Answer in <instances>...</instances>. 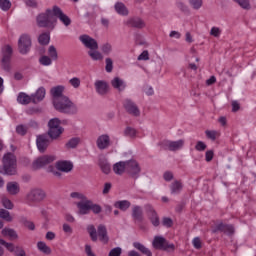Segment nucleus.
<instances>
[{"instance_id":"30","label":"nucleus","mask_w":256,"mask_h":256,"mask_svg":"<svg viewBox=\"0 0 256 256\" xmlns=\"http://www.w3.org/2000/svg\"><path fill=\"white\" fill-rule=\"evenodd\" d=\"M183 189V184L179 180H175L170 185L171 195H179Z\"/></svg>"},{"instance_id":"14","label":"nucleus","mask_w":256,"mask_h":256,"mask_svg":"<svg viewBox=\"0 0 256 256\" xmlns=\"http://www.w3.org/2000/svg\"><path fill=\"white\" fill-rule=\"evenodd\" d=\"M53 15L56 19H59L65 27H69V25H71V18L63 13V10H61L59 6H53Z\"/></svg>"},{"instance_id":"52","label":"nucleus","mask_w":256,"mask_h":256,"mask_svg":"<svg viewBox=\"0 0 256 256\" xmlns=\"http://www.w3.org/2000/svg\"><path fill=\"white\" fill-rule=\"evenodd\" d=\"M69 83L74 89H79V87H81V79H79L78 77L70 79Z\"/></svg>"},{"instance_id":"63","label":"nucleus","mask_w":256,"mask_h":256,"mask_svg":"<svg viewBox=\"0 0 256 256\" xmlns=\"http://www.w3.org/2000/svg\"><path fill=\"white\" fill-rule=\"evenodd\" d=\"M177 8L182 11L183 13H187V11H189V8L187 7V5H185V3L183 2H177L176 3Z\"/></svg>"},{"instance_id":"26","label":"nucleus","mask_w":256,"mask_h":256,"mask_svg":"<svg viewBox=\"0 0 256 256\" xmlns=\"http://www.w3.org/2000/svg\"><path fill=\"white\" fill-rule=\"evenodd\" d=\"M46 91L45 88L40 87L35 94H32V103H41L45 99Z\"/></svg>"},{"instance_id":"53","label":"nucleus","mask_w":256,"mask_h":256,"mask_svg":"<svg viewBox=\"0 0 256 256\" xmlns=\"http://www.w3.org/2000/svg\"><path fill=\"white\" fill-rule=\"evenodd\" d=\"M0 245H3L4 247H6V249H8L10 253H13V251H15V245H13V243L6 242L3 239H0Z\"/></svg>"},{"instance_id":"47","label":"nucleus","mask_w":256,"mask_h":256,"mask_svg":"<svg viewBox=\"0 0 256 256\" xmlns=\"http://www.w3.org/2000/svg\"><path fill=\"white\" fill-rule=\"evenodd\" d=\"M100 168L105 173V175H109L111 173V164L107 162H100Z\"/></svg>"},{"instance_id":"49","label":"nucleus","mask_w":256,"mask_h":256,"mask_svg":"<svg viewBox=\"0 0 256 256\" xmlns=\"http://www.w3.org/2000/svg\"><path fill=\"white\" fill-rule=\"evenodd\" d=\"M101 51L104 53V55H110V53L113 51V46L109 43H105L102 45Z\"/></svg>"},{"instance_id":"8","label":"nucleus","mask_w":256,"mask_h":256,"mask_svg":"<svg viewBox=\"0 0 256 256\" xmlns=\"http://www.w3.org/2000/svg\"><path fill=\"white\" fill-rule=\"evenodd\" d=\"M123 107L128 115H131L132 117H141V110L133 100L129 98L125 99L123 102Z\"/></svg>"},{"instance_id":"45","label":"nucleus","mask_w":256,"mask_h":256,"mask_svg":"<svg viewBox=\"0 0 256 256\" xmlns=\"http://www.w3.org/2000/svg\"><path fill=\"white\" fill-rule=\"evenodd\" d=\"M124 134L126 137H131L132 139L136 137L137 135V130L133 127H126Z\"/></svg>"},{"instance_id":"57","label":"nucleus","mask_w":256,"mask_h":256,"mask_svg":"<svg viewBox=\"0 0 256 256\" xmlns=\"http://www.w3.org/2000/svg\"><path fill=\"white\" fill-rule=\"evenodd\" d=\"M90 211H92L95 215H99V213H101V211H102V208L100 205L94 204L92 202V204L90 206Z\"/></svg>"},{"instance_id":"59","label":"nucleus","mask_w":256,"mask_h":256,"mask_svg":"<svg viewBox=\"0 0 256 256\" xmlns=\"http://www.w3.org/2000/svg\"><path fill=\"white\" fill-rule=\"evenodd\" d=\"M196 151H205L207 149V144L203 141H198L195 146Z\"/></svg>"},{"instance_id":"25","label":"nucleus","mask_w":256,"mask_h":256,"mask_svg":"<svg viewBox=\"0 0 256 256\" xmlns=\"http://www.w3.org/2000/svg\"><path fill=\"white\" fill-rule=\"evenodd\" d=\"M216 231H221L226 235H233V233H235V227L231 224L220 223L216 226Z\"/></svg>"},{"instance_id":"6","label":"nucleus","mask_w":256,"mask_h":256,"mask_svg":"<svg viewBox=\"0 0 256 256\" xmlns=\"http://www.w3.org/2000/svg\"><path fill=\"white\" fill-rule=\"evenodd\" d=\"M185 145V140L180 139L177 141L164 140L161 142V147L164 151H181Z\"/></svg>"},{"instance_id":"17","label":"nucleus","mask_w":256,"mask_h":256,"mask_svg":"<svg viewBox=\"0 0 256 256\" xmlns=\"http://www.w3.org/2000/svg\"><path fill=\"white\" fill-rule=\"evenodd\" d=\"M96 145L100 151H105L111 147V138L107 134H102L97 138Z\"/></svg>"},{"instance_id":"11","label":"nucleus","mask_w":256,"mask_h":256,"mask_svg":"<svg viewBox=\"0 0 256 256\" xmlns=\"http://www.w3.org/2000/svg\"><path fill=\"white\" fill-rule=\"evenodd\" d=\"M79 41L82 42L86 49H90V51H97L99 49V43H97V40L87 34L79 36Z\"/></svg>"},{"instance_id":"31","label":"nucleus","mask_w":256,"mask_h":256,"mask_svg":"<svg viewBox=\"0 0 256 256\" xmlns=\"http://www.w3.org/2000/svg\"><path fill=\"white\" fill-rule=\"evenodd\" d=\"M17 101L20 105H29V103L33 102V97L21 92L18 94Z\"/></svg>"},{"instance_id":"33","label":"nucleus","mask_w":256,"mask_h":256,"mask_svg":"<svg viewBox=\"0 0 256 256\" xmlns=\"http://www.w3.org/2000/svg\"><path fill=\"white\" fill-rule=\"evenodd\" d=\"M6 189L10 195H17L19 193V184L17 182H8Z\"/></svg>"},{"instance_id":"64","label":"nucleus","mask_w":256,"mask_h":256,"mask_svg":"<svg viewBox=\"0 0 256 256\" xmlns=\"http://www.w3.org/2000/svg\"><path fill=\"white\" fill-rule=\"evenodd\" d=\"M192 245L195 249H201V239L199 237H195L192 240Z\"/></svg>"},{"instance_id":"34","label":"nucleus","mask_w":256,"mask_h":256,"mask_svg":"<svg viewBox=\"0 0 256 256\" xmlns=\"http://www.w3.org/2000/svg\"><path fill=\"white\" fill-rule=\"evenodd\" d=\"M114 207L120 209V211H127L131 207V202L129 200H120L115 202Z\"/></svg>"},{"instance_id":"12","label":"nucleus","mask_w":256,"mask_h":256,"mask_svg":"<svg viewBox=\"0 0 256 256\" xmlns=\"http://www.w3.org/2000/svg\"><path fill=\"white\" fill-rule=\"evenodd\" d=\"M18 49L22 55H27L31 50V37L29 35H22L18 40Z\"/></svg>"},{"instance_id":"42","label":"nucleus","mask_w":256,"mask_h":256,"mask_svg":"<svg viewBox=\"0 0 256 256\" xmlns=\"http://www.w3.org/2000/svg\"><path fill=\"white\" fill-rule=\"evenodd\" d=\"M0 219H4V221H7L8 223H11V221H13V217H11L9 211L5 209H0Z\"/></svg>"},{"instance_id":"35","label":"nucleus","mask_w":256,"mask_h":256,"mask_svg":"<svg viewBox=\"0 0 256 256\" xmlns=\"http://www.w3.org/2000/svg\"><path fill=\"white\" fill-rule=\"evenodd\" d=\"M49 41H51V35L47 32L40 34L38 37L40 45H49Z\"/></svg>"},{"instance_id":"19","label":"nucleus","mask_w":256,"mask_h":256,"mask_svg":"<svg viewBox=\"0 0 256 256\" xmlns=\"http://www.w3.org/2000/svg\"><path fill=\"white\" fill-rule=\"evenodd\" d=\"M94 86L98 95L105 96L109 93V84L105 80H97Z\"/></svg>"},{"instance_id":"60","label":"nucleus","mask_w":256,"mask_h":256,"mask_svg":"<svg viewBox=\"0 0 256 256\" xmlns=\"http://www.w3.org/2000/svg\"><path fill=\"white\" fill-rule=\"evenodd\" d=\"M138 61H149V51L144 50L139 56Z\"/></svg>"},{"instance_id":"10","label":"nucleus","mask_w":256,"mask_h":256,"mask_svg":"<svg viewBox=\"0 0 256 256\" xmlns=\"http://www.w3.org/2000/svg\"><path fill=\"white\" fill-rule=\"evenodd\" d=\"M47 197L43 189L35 188L27 194L28 203H41Z\"/></svg>"},{"instance_id":"37","label":"nucleus","mask_w":256,"mask_h":256,"mask_svg":"<svg viewBox=\"0 0 256 256\" xmlns=\"http://www.w3.org/2000/svg\"><path fill=\"white\" fill-rule=\"evenodd\" d=\"M2 235L4 237H9L10 239H17V232H15V230L11 229V228H4L2 230Z\"/></svg>"},{"instance_id":"20","label":"nucleus","mask_w":256,"mask_h":256,"mask_svg":"<svg viewBox=\"0 0 256 256\" xmlns=\"http://www.w3.org/2000/svg\"><path fill=\"white\" fill-rule=\"evenodd\" d=\"M64 92H65V86H62V85L51 88L50 93L52 95L53 103L55 101H59L60 99H63V97H67L63 94Z\"/></svg>"},{"instance_id":"58","label":"nucleus","mask_w":256,"mask_h":256,"mask_svg":"<svg viewBox=\"0 0 256 256\" xmlns=\"http://www.w3.org/2000/svg\"><path fill=\"white\" fill-rule=\"evenodd\" d=\"M121 253H123V249H121V247H116L110 250L108 256H121Z\"/></svg>"},{"instance_id":"55","label":"nucleus","mask_w":256,"mask_h":256,"mask_svg":"<svg viewBox=\"0 0 256 256\" xmlns=\"http://www.w3.org/2000/svg\"><path fill=\"white\" fill-rule=\"evenodd\" d=\"M2 205L5 209H13V202L7 197H2Z\"/></svg>"},{"instance_id":"29","label":"nucleus","mask_w":256,"mask_h":256,"mask_svg":"<svg viewBox=\"0 0 256 256\" xmlns=\"http://www.w3.org/2000/svg\"><path fill=\"white\" fill-rule=\"evenodd\" d=\"M114 9L118 15H122L123 17H127L129 15V9L122 2H117L114 6Z\"/></svg>"},{"instance_id":"15","label":"nucleus","mask_w":256,"mask_h":256,"mask_svg":"<svg viewBox=\"0 0 256 256\" xmlns=\"http://www.w3.org/2000/svg\"><path fill=\"white\" fill-rule=\"evenodd\" d=\"M51 141L49 140V136L47 135H39L36 138L37 149L40 153H45L47 151V147H49Z\"/></svg>"},{"instance_id":"62","label":"nucleus","mask_w":256,"mask_h":256,"mask_svg":"<svg viewBox=\"0 0 256 256\" xmlns=\"http://www.w3.org/2000/svg\"><path fill=\"white\" fill-rule=\"evenodd\" d=\"M215 153L213 152V150H208L205 153V160L207 161V163L213 161V157H214Z\"/></svg>"},{"instance_id":"39","label":"nucleus","mask_w":256,"mask_h":256,"mask_svg":"<svg viewBox=\"0 0 256 256\" xmlns=\"http://www.w3.org/2000/svg\"><path fill=\"white\" fill-rule=\"evenodd\" d=\"M48 57L52 60V61H57L59 59V55L57 54V48H55V46L51 45L48 48Z\"/></svg>"},{"instance_id":"9","label":"nucleus","mask_w":256,"mask_h":256,"mask_svg":"<svg viewBox=\"0 0 256 256\" xmlns=\"http://www.w3.org/2000/svg\"><path fill=\"white\" fill-rule=\"evenodd\" d=\"M11 55H13V48L9 45L4 46L2 48V67L4 71L11 70Z\"/></svg>"},{"instance_id":"44","label":"nucleus","mask_w":256,"mask_h":256,"mask_svg":"<svg viewBox=\"0 0 256 256\" xmlns=\"http://www.w3.org/2000/svg\"><path fill=\"white\" fill-rule=\"evenodd\" d=\"M205 135L207 139H211V141H215L217 137H219V133L215 130H206Z\"/></svg>"},{"instance_id":"7","label":"nucleus","mask_w":256,"mask_h":256,"mask_svg":"<svg viewBox=\"0 0 256 256\" xmlns=\"http://www.w3.org/2000/svg\"><path fill=\"white\" fill-rule=\"evenodd\" d=\"M126 173L132 177V179H139L141 173V166L136 160L126 161Z\"/></svg>"},{"instance_id":"54","label":"nucleus","mask_w":256,"mask_h":256,"mask_svg":"<svg viewBox=\"0 0 256 256\" xmlns=\"http://www.w3.org/2000/svg\"><path fill=\"white\" fill-rule=\"evenodd\" d=\"M105 70L107 73H111L113 71V59L111 58H106L105 59Z\"/></svg>"},{"instance_id":"16","label":"nucleus","mask_w":256,"mask_h":256,"mask_svg":"<svg viewBox=\"0 0 256 256\" xmlns=\"http://www.w3.org/2000/svg\"><path fill=\"white\" fill-rule=\"evenodd\" d=\"M145 209L148 215V219L151 221L152 225L154 227H159L161 222L159 221V215H157V212L155 211L153 206H151L150 204H147L145 206Z\"/></svg>"},{"instance_id":"36","label":"nucleus","mask_w":256,"mask_h":256,"mask_svg":"<svg viewBox=\"0 0 256 256\" xmlns=\"http://www.w3.org/2000/svg\"><path fill=\"white\" fill-rule=\"evenodd\" d=\"M88 55L92 61H103V54L97 50H89Z\"/></svg>"},{"instance_id":"13","label":"nucleus","mask_w":256,"mask_h":256,"mask_svg":"<svg viewBox=\"0 0 256 256\" xmlns=\"http://www.w3.org/2000/svg\"><path fill=\"white\" fill-rule=\"evenodd\" d=\"M56 159L57 157H55V155H44L38 157L32 165L34 169H41V167H45V165L53 163Z\"/></svg>"},{"instance_id":"23","label":"nucleus","mask_w":256,"mask_h":256,"mask_svg":"<svg viewBox=\"0 0 256 256\" xmlns=\"http://www.w3.org/2000/svg\"><path fill=\"white\" fill-rule=\"evenodd\" d=\"M132 219L134 221H138L139 223H142L144 217H143V207L139 205H133L132 206Z\"/></svg>"},{"instance_id":"61","label":"nucleus","mask_w":256,"mask_h":256,"mask_svg":"<svg viewBox=\"0 0 256 256\" xmlns=\"http://www.w3.org/2000/svg\"><path fill=\"white\" fill-rule=\"evenodd\" d=\"M210 35H212V37H219L221 35V29H219V27H212Z\"/></svg>"},{"instance_id":"2","label":"nucleus","mask_w":256,"mask_h":256,"mask_svg":"<svg viewBox=\"0 0 256 256\" xmlns=\"http://www.w3.org/2000/svg\"><path fill=\"white\" fill-rule=\"evenodd\" d=\"M36 23L38 27H42L44 29H55V26L57 25V18L53 14V8L47 9L45 12L40 13L36 17Z\"/></svg>"},{"instance_id":"46","label":"nucleus","mask_w":256,"mask_h":256,"mask_svg":"<svg viewBox=\"0 0 256 256\" xmlns=\"http://www.w3.org/2000/svg\"><path fill=\"white\" fill-rule=\"evenodd\" d=\"M190 6L192 9L198 11L200 7H203V0H189Z\"/></svg>"},{"instance_id":"38","label":"nucleus","mask_w":256,"mask_h":256,"mask_svg":"<svg viewBox=\"0 0 256 256\" xmlns=\"http://www.w3.org/2000/svg\"><path fill=\"white\" fill-rule=\"evenodd\" d=\"M37 247L39 251H41L42 253H45V255H51V248L47 246L45 242L43 241L38 242Z\"/></svg>"},{"instance_id":"5","label":"nucleus","mask_w":256,"mask_h":256,"mask_svg":"<svg viewBox=\"0 0 256 256\" xmlns=\"http://www.w3.org/2000/svg\"><path fill=\"white\" fill-rule=\"evenodd\" d=\"M152 246L159 251H175V244L169 243L163 236H155Z\"/></svg>"},{"instance_id":"48","label":"nucleus","mask_w":256,"mask_h":256,"mask_svg":"<svg viewBox=\"0 0 256 256\" xmlns=\"http://www.w3.org/2000/svg\"><path fill=\"white\" fill-rule=\"evenodd\" d=\"M234 3H237L242 9H251V4L249 0H233Z\"/></svg>"},{"instance_id":"32","label":"nucleus","mask_w":256,"mask_h":256,"mask_svg":"<svg viewBox=\"0 0 256 256\" xmlns=\"http://www.w3.org/2000/svg\"><path fill=\"white\" fill-rule=\"evenodd\" d=\"M113 171L116 175H123L124 171H127V161L114 164Z\"/></svg>"},{"instance_id":"24","label":"nucleus","mask_w":256,"mask_h":256,"mask_svg":"<svg viewBox=\"0 0 256 256\" xmlns=\"http://www.w3.org/2000/svg\"><path fill=\"white\" fill-rule=\"evenodd\" d=\"M97 233L101 243H104V245H107V243H109V236L107 235V227H105V225L103 224H100L97 228Z\"/></svg>"},{"instance_id":"1","label":"nucleus","mask_w":256,"mask_h":256,"mask_svg":"<svg viewBox=\"0 0 256 256\" xmlns=\"http://www.w3.org/2000/svg\"><path fill=\"white\" fill-rule=\"evenodd\" d=\"M3 166L0 167L2 175H17V156L8 152L2 158Z\"/></svg>"},{"instance_id":"22","label":"nucleus","mask_w":256,"mask_h":256,"mask_svg":"<svg viewBox=\"0 0 256 256\" xmlns=\"http://www.w3.org/2000/svg\"><path fill=\"white\" fill-rule=\"evenodd\" d=\"M56 169L62 171V173H71L73 171V163L70 161H58L56 163Z\"/></svg>"},{"instance_id":"21","label":"nucleus","mask_w":256,"mask_h":256,"mask_svg":"<svg viewBox=\"0 0 256 256\" xmlns=\"http://www.w3.org/2000/svg\"><path fill=\"white\" fill-rule=\"evenodd\" d=\"M126 25L128 27H133L134 29H144L145 21H143V19L140 17H133L126 21Z\"/></svg>"},{"instance_id":"43","label":"nucleus","mask_w":256,"mask_h":256,"mask_svg":"<svg viewBox=\"0 0 256 256\" xmlns=\"http://www.w3.org/2000/svg\"><path fill=\"white\" fill-rule=\"evenodd\" d=\"M39 63L44 67H49V65H52L53 60L49 56H41L39 59Z\"/></svg>"},{"instance_id":"41","label":"nucleus","mask_w":256,"mask_h":256,"mask_svg":"<svg viewBox=\"0 0 256 256\" xmlns=\"http://www.w3.org/2000/svg\"><path fill=\"white\" fill-rule=\"evenodd\" d=\"M87 232L90 235V238L92 239V241H97L98 237H97V229L95 228L94 225H88L87 226Z\"/></svg>"},{"instance_id":"56","label":"nucleus","mask_w":256,"mask_h":256,"mask_svg":"<svg viewBox=\"0 0 256 256\" xmlns=\"http://www.w3.org/2000/svg\"><path fill=\"white\" fill-rule=\"evenodd\" d=\"M70 197L72 199H79L80 201H84L87 199V197L85 195H83L82 193H79V192H72L70 194Z\"/></svg>"},{"instance_id":"3","label":"nucleus","mask_w":256,"mask_h":256,"mask_svg":"<svg viewBox=\"0 0 256 256\" xmlns=\"http://www.w3.org/2000/svg\"><path fill=\"white\" fill-rule=\"evenodd\" d=\"M54 108L59 113H66L67 115H75L77 113V105L69 99V97H63L53 102Z\"/></svg>"},{"instance_id":"4","label":"nucleus","mask_w":256,"mask_h":256,"mask_svg":"<svg viewBox=\"0 0 256 256\" xmlns=\"http://www.w3.org/2000/svg\"><path fill=\"white\" fill-rule=\"evenodd\" d=\"M48 127V135L52 140L59 139L63 134L64 129L61 127V120H59V118L49 120Z\"/></svg>"},{"instance_id":"28","label":"nucleus","mask_w":256,"mask_h":256,"mask_svg":"<svg viewBox=\"0 0 256 256\" xmlns=\"http://www.w3.org/2000/svg\"><path fill=\"white\" fill-rule=\"evenodd\" d=\"M133 247L134 249H137V251H140L142 255L153 256V252H151L145 245L141 244V242H134Z\"/></svg>"},{"instance_id":"50","label":"nucleus","mask_w":256,"mask_h":256,"mask_svg":"<svg viewBox=\"0 0 256 256\" xmlns=\"http://www.w3.org/2000/svg\"><path fill=\"white\" fill-rule=\"evenodd\" d=\"M28 129H29V128H28L26 125L21 124V125H18V126L16 127V133H17L18 135L24 136V135H27Z\"/></svg>"},{"instance_id":"51","label":"nucleus","mask_w":256,"mask_h":256,"mask_svg":"<svg viewBox=\"0 0 256 256\" xmlns=\"http://www.w3.org/2000/svg\"><path fill=\"white\" fill-rule=\"evenodd\" d=\"M0 8L2 9V11H9L11 9V1L0 0Z\"/></svg>"},{"instance_id":"18","label":"nucleus","mask_w":256,"mask_h":256,"mask_svg":"<svg viewBox=\"0 0 256 256\" xmlns=\"http://www.w3.org/2000/svg\"><path fill=\"white\" fill-rule=\"evenodd\" d=\"M91 204L92 201L87 198L78 202L76 205L79 215H89L91 213Z\"/></svg>"},{"instance_id":"27","label":"nucleus","mask_w":256,"mask_h":256,"mask_svg":"<svg viewBox=\"0 0 256 256\" xmlns=\"http://www.w3.org/2000/svg\"><path fill=\"white\" fill-rule=\"evenodd\" d=\"M111 85L114 89H117V91H125V87H127L125 81H123L119 77H115L114 79H112Z\"/></svg>"},{"instance_id":"40","label":"nucleus","mask_w":256,"mask_h":256,"mask_svg":"<svg viewBox=\"0 0 256 256\" xmlns=\"http://www.w3.org/2000/svg\"><path fill=\"white\" fill-rule=\"evenodd\" d=\"M79 143H81V138H79V137H74V138H71V139L66 143V147H67V149H75V147H77V145H79Z\"/></svg>"}]
</instances>
